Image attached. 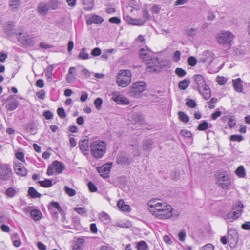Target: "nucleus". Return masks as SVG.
<instances>
[{
  "instance_id": "nucleus-13",
  "label": "nucleus",
  "mask_w": 250,
  "mask_h": 250,
  "mask_svg": "<svg viewBox=\"0 0 250 250\" xmlns=\"http://www.w3.org/2000/svg\"><path fill=\"white\" fill-rule=\"evenodd\" d=\"M194 80L195 83L198 86V90H200L205 86H208L206 84L205 78L202 75L196 74L194 75Z\"/></svg>"
},
{
  "instance_id": "nucleus-47",
  "label": "nucleus",
  "mask_w": 250,
  "mask_h": 250,
  "mask_svg": "<svg viewBox=\"0 0 250 250\" xmlns=\"http://www.w3.org/2000/svg\"><path fill=\"white\" fill-rule=\"evenodd\" d=\"M57 114L61 118H64L66 117V114L64 109L62 107H59L57 110Z\"/></svg>"
},
{
  "instance_id": "nucleus-61",
  "label": "nucleus",
  "mask_w": 250,
  "mask_h": 250,
  "mask_svg": "<svg viewBox=\"0 0 250 250\" xmlns=\"http://www.w3.org/2000/svg\"><path fill=\"white\" fill-rule=\"evenodd\" d=\"M160 7L158 5H154L151 8V11L152 13L158 14L160 11Z\"/></svg>"
},
{
  "instance_id": "nucleus-52",
  "label": "nucleus",
  "mask_w": 250,
  "mask_h": 250,
  "mask_svg": "<svg viewBox=\"0 0 250 250\" xmlns=\"http://www.w3.org/2000/svg\"><path fill=\"white\" fill-rule=\"evenodd\" d=\"M218 100L217 98H212L209 102V108L210 109H213L215 108V104L217 102Z\"/></svg>"
},
{
  "instance_id": "nucleus-17",
  "label": "nucleus",
  "mask_w": 250,
  "mask_h": 250,
  "mask_svg": "<svg viewBox=\"0 0 250 250\" xmlns=\"http://www.w3.org/2000/svg\"><path fill=\"white\" fill-rule=\"evenodd\" d=\"M125 20L129 24L133 25L143 26L145 24V21L142 20L135 19L128 15L126 16Z\"/></svg>"
},
{
  "instance_id": "nucleus-41",
  "label": "nucleus",
  "mask_w": 250,
  "mask_h": 250,
  "mask_svg": "<svg viewBox=\"0 0 250 250\" xmlns=\"http://www.w3.org/2000/svg\"><path fill=\"white\" fill-rule=\"evenodd\" d=\"M74 210L76 211L78 214L83 216H86L87 211L83 207H76L74 208Z\"/></svg>"
},
{
  "instance_id": "nucleus-6",
  "label": "nucleus",
  "mask_w": 250,
  "mask_h": 250,
  "mask_svg": "<svg viewBox=\"0 0 250 250\" xmlns=\"http://www.w3.org/2000/svg\"><path fill=\"white\" fill-rule=\"evenodd\" d=\"M234 36L230 31H222L217 34L216 40L221 44H228L231 45V42L232 41Z\"/></svg>"
},
{
  "instance_id": "nucleus-15",
  "label": "nucleus",
  "mask_w": 250,
  "mask_h": 250,
  "mask_svg": "<svg viewBox=\"0 0 250 250\" xmlns=\"http://www.w3.org/2000/svg\"><path fill=\"white\" fill-rule=\"evenodd\" d=\"M146 64V68L151 69L152 71L157 70V66L159 64L158 60L156 58H150L149 61L145 62Z\"/></svg>"
},
{
  "instance_id": "nucleus-60",
  "label": "nucleus",
  "mask_w": 250,
  "mask_h": 250,
  "mask_svg": "<svg viewBox=\"0 0 250 250\" xmlns=\"http://www.w3.org/2000/svg\"><path fill=\"white\" fill-rule=\"evenodd\" d=\"M6 193L9 197H13L15 194V190L13 188H8L6 191Z\"/></svg>"
},
{
  "instance_id": "nucleus-63",
  "label": "nucleus",
  "mask_w": 250,
  "mask_h": 250,
  "mask_svg": "<svg viewBox=\"0 0 250 250\" xmlns=\"http://www.w3.org/2000/svg\"><path fill=\"white\" fill-rule=\"evenodd\" d=\"M36 86L39 88H42L44 86V81L42 79H38L36 82Z\"/></svg>"
},
{
  "instance_id": "nucleus-50",
  "label": "nucleus",
  "mask_w": 250,
  "mask_h": 250,
  "mask_svg": "<svg viewBox=\"0 0 250 250\" xmlns=\"http://www.w3.org/2000/svg\"><path fill=\"white\" fill-rule=\"evenodd\" d=\"M186 104L187 106L190 108H195L196 106V104L195 102L192 99H189L186 102Z\"/></svg>"
},
{
  "instance_id": "nucleus-4",
  "label": "nucleus",
  "mask_w": 250,
  "mask_h": 250,
  "mask_svg": "<svg viewBox=\"0 0 250 250\" xmlns=\"http://www.w3.org/2000/svg\"><path fill=\"white\" fill-rule=\"evenodd\" d=\"M243 205L239 202L238 204L234 205L232 208V211H229L223 217L227 222H232L234 220L238 218L243 212Z\"/></svg>"
},
{
  "instance_id": "nucleus-23",
  "label": "nucleus",
  "mask_w": 250,
  "mask_h": 250,
  "mask_svg": "<svg viewBox=\"0 0 250 250\" xmlns=\"http://www.w3.org/2000/svg\"><path fill=\"white\" fill-rule=\"evenodd\" d=\"M229 239L232 240L234 243H236L238 240V235L235 230L229 229L228 230Z\"/></svg>"
},
{
  "instance_id": "nucleus-44",
  "label": "nucleus",
  "mask_w": 250,
  "mask_h": 250,
  "mask_svg": "<svg viewBox=\"0 0 250 250\" xmlns=\"http://www.w3.org/2000/svg\"><path fill=\"white\" fill-rule=\"evenodd\" d=\"M227 79L223 76H217L216 78V82L220 85H223L226 84Z\"/></svg>"
},
{
  "instance_id": "nucleus-9",
  "label": "nucleus",
  "mask_w": 250,
  "mask_h": 250,
  "mask_svg": "<svg viewBox=\"0 0 250 250\" xmlns=\"http://www.w3.org/2000/svg\"><path fill=\"white\" fill-rule=\"evenodd\" d=\"M146 88V83L143 81L135 83L131 87V93L134 96H138L141 94Z\"/></svg>"
},
{
  "instance_id": "nucleus-11",
  "label": "nucleus",
  "mask_w": 250,
  "mask_h": 250,
  "mask_svg": "<svg viewBox=\"0 0 250 250\" xmlns=\"http://www.w3.org/2000/svg\"><path fill=\"white\" fill-rule=\"evenodd\" d=\"M86 244L85 237L81 236L78 238L74 237L72 244V250H82Z\"/></svg>"
},
{
  "instance_id": "nucleus-54",
  "label": "nucleus",
  "mask_w": 250,
  "mask_h": 250,
  "mask_svg": "<svg viewBox=\"0 0 250 250\" xmlns=\"http://www.w3.org/2000/svg\"><path fill=\"white\" fill-rule=\"evenodd\" d=\"M88 187L89 190L91 192H96L97 190V188L96 186L91 182L88 183Z\"/></svg>"
},
{
  "instance_id": "nucleus-33",
  "label": "nucleus",
  "mask_w": 250,
  "mask_h": 250,
  "mask_svg": "<svg viewBox=\"0 0 250 250\" xmlns=\"http://www.w3.org/2000/svg\"><path fill=\"white\" fill-rule=\"evenodd\" d=\"M190 81L188 79H184L179 83L178 86L181 90H185L189 85Z\"/></svg>"
},
{
  "instance_id": "nucleus-39",
  "label": "nucleus",
  "mask_w": 250,
  "mask_h": 250,
  "mask_svg": "<svg viewBox=\"0 0 250 250\" xmlns=\"http://www.w3.org/2000/svg\"><path fill=\"white\" fill-rule=\"evenodd\" d=\"M64 190L69 196H74L76 195V191L73 188H69L67 186H65Z\"/></svg>"
},
{
  "instance_id": "nucleus-20",
  "label": "nucleus",
  "mask_w": 250,
  "mask_h": 250,
  "mask_svg": "<svg viewBox=\"0 0 250 250\" xmlns=\"http://www.w3.org/2000/svg\"><path fill=\"white\" fill-rule=\"evenodd\" d=\"M52 168L54 169L56 173H61L64 168V165L61 162L58 161H54L52 163Z\"/></svg>"
},
{
  "instance_id": "nucleus-46",
  "label": "nucleus",
  "mask_w": 250,
  "mask_h": 250,
  "mask_svg": "<svg viewBox=\"0 0 250 250\" xmlns=\"http://www.w3.org/2000/svg\"><path fill=\"white\" fill-rule=\"evenodd\" d=\"M180 134L182 136L187 138H191L192 136V134L191 131L187 130H181L180 131Z\"/></svg>"
},
{
  "instance_id": "nucleus-10",
  "label": "nucleus",
  "mask_w": 250,
  "mask_h": 250,
  "mask_svg": "<svg viewBox=\"0 0 250 250\" xmlns=\"http://www.w3.org/2000/svg\"><path fill=\"white\" fill-rule=\"evenodd\" d=\"M111 95L112 99L118 104L127 105L129 104V99L120 94L119 91L112 92Z\"/></svg>"
},
{
  "instance_id": "nucleus-38",
  "label": "nucleus",
  "mask_w": 250,
  "mask_h": 250,
  "mask_svg": "<svg viewBox=\"0 0 250 250\" xmlns=\"http://www.w3.org/2000/svg\"><path fill=\"white\" fill-rule=\"evenodd\" d=\"M79 58L81 60H86L89 58V55L86 52L85 48H83L81 50L79 54Z\"/></svg>"
},
{
  "instance_id": "nucleus-34",
  "label": "nucleus",
  "mask_w": 250,
  "mask_h": 250,
  "mask_svg": "<svg viewBox=\"0 0 250 250\" xmlns=\"http://www.w3.org/2000/svg\"><path fill=\"white\" fill-rule=\"evenodd\" d=\"M136 248L137 250H148L147 244L144 241H141L137 243Z\"/></svg>"
},
{
  "instance_id": "nucleus-36",
  "label": "nucleus",
  "mask_w": 250,
  "mask_h": 250,
  "mask_svg": "<svg viewBox=\"0 0 250 250\" xmlns=\"http://www.w3.org/2000/svg\"><path fill=\"white\" fill-rule=\"evenodd\" d=\"M38 182L39 183L40 186L43 188H49L52 186V181L50 179L39 181Z\"/></svg>"
},
{
  "instance_id": "nucleus-8",
  "label": "nucleus",
  "mask_w": 250,
  "mask_h": 250,
  "mask_svg": "<svg viewBox=\"0 0 250 250\" xmlns=\"http://www.w3.org/2000/svg\"><path fill=\"white\" fill-rule=\"evenodd\" d=\"M12 170L10 166L6 164L0 163V178L7 180L11 177Z\"/></svg>"
},
{
  "instance_id": "nucleus-58",
  "label": "nucleus",
  "mask_w": 250,
  "mask_h": 250,
  "mask_svg": "<svg viewBox=\"0 0 250 250\" xmlns=\"http://www.w3.org/2000/svg\"><path fill=\"white\" fill-rule=\"evenodd\" d=\"M109 21L111 23L119 24L121 23V20L116 17H113L109 19Z\"/></svg>"
},
{
  "instance_id": "nucleus-49",
  "label": "nucleus",
  "mask_w": 250,
  "mask_h": 250,
  "mask_svg": "<svg viewBox=\"0 0 250 250\" xmlns=\"http://www.w3.org/2000/svg\"><path fill=\"white\" fill-rule=\"evenodd\" d=\"M228 125L230 128H232L235 125L236 120L233 116H232L229 118L228 122Z\"/></svg>"
},
{
  "instance_id": "nucleus-55",
  "label": "nucleus",
  "mask_w": 250,
  "mask_h": 250,
  "mask_svg": "<svg viewBox=\"0 0 250 250\" xmlns=\"http://www.w3.org/2000/svg\"><path fill=\"white\" fill-rule=\"evenodd\" d=\"M43 116L46 119L50 120L53 118V115L50 111L47 110L43 113Z\"/></svg>"
},
{
  "instance_id": "nucleus-18",
  "label": "nucleus",
  "mask_w": 250,
  "mask_h": 250,
  "mask_svg": "<svg viewBox=\"0 0 250 250\" xmlns=\"http://www.w3.org/2000/svg\"><path fill=\"white\" fill-rule=\"evenodd\" d=\"M103 21L104 20L101 17L97 15H93L87 20L86 24L88 25H91L93 23L101 24Z\"/></svg>"
},
{
  "instance_id": "nucleus-7",
  "label": "nucleus",
  "mask_w": 250,
  "mask_h": 250,
  "mask_svg": "<svg viewBox=\"0 0 250 250\" xmlns=\"http://www.w3.org/2000/svg\"><path fill=\"white\" fill-rule=\"evenodd\" d=\"M24 157H16L14 161V169L15 173L20 176H25L27 174V170L24 167Z\"/></svg>"
},
{
  "instance_id": "nucleus-29",
  "label": "nucleus",
  "mask_w": 250,
  "mask_h": 250,
  "mask_svg": "<svg viewBox=\"0 0 250 250\" xmlns=\"http://www.w3.org/2000/svg\"><path fill=\"white\" fill-rule=\"evenodd\" d=\"M37 9L38 12L42 15H45L48 11L47 4L44 3H40Z\"/></svg>"
},
{
  "instance_id": "nucleus-26",
  "label": "nucleus",
  "mask_w": 250,
  "mask_h": 250,
  "mask_svg": "<svg viewBox=\"0 0 250 250\" xmlns=\"http://www.w3.org/2000/svg\"><path fill=\"white\" fill-rule=\"evenodd\" d=\"M198 91L203 96L205 100H208L210 98L211 96V92L208 85Z\"/></svg>"
},
{
  "instance_id": "nucleus-32",
  "label": "nucleus",
  "mask_w": 250,
  "mask_h": 250,
  "mask_svg": "<svg viewBox=\"0 0 250 250\" xmlns=\"http://www.w3.org/2000/svg\"><path fill=\"white\" fill-rule=\"evenodd\" d=\"M99 219L105 224L108 223L110 221V218L108 214L104 212H102L99 214Z\"/></svg>"
},
{
  "instance_id": "nucleus-35",
  "label": "nucleus",
  "mask_w": 250,
  "mask_h": 250,
  "mask_svg": "<svg viewBox=\"0 0 250 250\" xmlns=\"http://www.w3.org/2000/svg\"><path fill=\"white\" fill-rule=\"evenodd\" d=\"M13 245L16 247H19L21 245V240L19 238L18 234H15L12 236Z\"/></svg>"
},
{
  "instance_id": "nucleus-48",
  "label": "nucleus",
  "mask_w": 250,
  "mask_h": 250,
  "mask_svg": "<svg viewBox=\"0 0 250 250\" xmlns=\"http://www.w3.org/2000/svg\"><path fill=\"white\" fill-rule=\"evenodd\" d=\"M20 5V0H10L9 5L14 8H17Z\"/></svg>"
},
{
  "instance_id": "nucleus-53",
  "label": "nucleus",
  "mask_w": 250,
  "mask_h": 250,
  "mask_svg": "<svg viewBox=\"0 0 250 250\" xmlns=\"http://www.w3.org/2000/svg\"><path fill=\"white\" fill-rule=\"evenodd\" d=\"M181 57V53L179 51H176L173 56V60L175 62H178L180 59Z\"/></svg>"
},
{
  "instance_id": "nucleus-2",
  "label": "nucleus",
  "mask_w": 250,
  "mask_h": 250,
  "mask_svg": "<svg viewBox=\"0 0 250 250\" xmlns=\"http://www.w3.org/2000/svg\"><path fill=\"white\" fill-rule=\"evenodd\" d=\"M216 183L218 187L224 190H229L232 185L230 175L224 170L218 171L215 174Z\"/></svg>"
},
{
  "instance_id": "nucleus-3",
  "label": "nucleus",
  "mask_w": 250,
  "mask_h": 250,
  "mask_svg": "<svg viewBox=\"0 0 250 250\" xmlns=\"http://www.w3.org/2000/svg\"><path fill=\"white\" fill-rule=\"evenodd\" d=\"M131 81V74L129 70H121L117 74L116 83L120 87H127L130 84Z\"/></svg>"
},
{
  "instance_id": "nucleus-19",
  "label": "nucleus",
  "mask_w": 250,
  "mask_h": 250,
  "mask_svg": "<svg viewBox=\"0 0 250 250\" xmlns=\"http://www.w3.org/2000/svg\"><path fill=\"white\" fill-rule=\"evenodd\" d=\"M19 105L18 101L14 98L10 100L7 104L6 107L8 111H13L16 109Z\"/></svg>"
},
{
  "instance_id": "nucleus-31",
  "label": "nucleus",
  "mask_w": 250,
  "mask_h": 250,
  "mask_svg": "<svg viewBox=\"0 0 250 250\" xmlns=\"http://www.w3.org/2000/svg\"><path fill=\"white\" fill-rule=\"evenodd\" d=\"M178 116L179 120L184 123H187L189 122V118L188 115L186 114V113L183 111H179L178 112Z\"/></svg>"
},
{
  "instance_id": "nucleus-42",
  "label": "nucleus",
  "mask_w": 250,
  "mask_h": 250,
  "mask_svg": "<svg viewBox=\"0 0 250 250\" xmlns=\"http://www.w3.org/2000/svg\"><path fill=\"white\" fill-rule=\"evenodd\" d=\"M188 62L189 65L193 67L196 65L197 63V61L194 57L190 56L188 58Z\"/></svg>"
},
{
  "instance_id": "nucleus-21",
  "label": "nucleus",
  "mask_w": 250,
  "mask_h": 250,
  "mask_svg": "<svg viewBox=\"0 0 250 250\" xmlns=\"http://www.w3.org/2000/svg\"><path fill=\"white\" fill-rule=\"evenodd\" d=\"M42 214L40 210L32 209L30 211V216L35 221L40 220L42 218Z\"/></svg>"
},
{
  "instance_id": "nucleus-1",
  "label": "nucleus",
  "mask_w": 250,
  "mask_h": 250,
  "mask_svg": "<svg viewBox=\"0 0 250 250\" xmlns=\"http://www.w3.org/2000/svg\"><path fill=\"white\" fill-rule=\"evenodd\" d=\"M148 211L156 218L165 220L173 214V208L167 203L158 199H152L147 203Z\"/></svg>"
},
{
  "instance_id": "nucleus-28",
  "label": "nucleus",
  "mask_w": 250,
  "mask_h": 250,
  "mask_svg": "<svg viewBox=\"0 0 250 250\" xmlns=\"http://www.w3.org/2000/svg\"><path fill=\"white\" fill-rule=\"evenodd\" d=\"M235 174L240 178H245L246 173L244 167L243 166H240L235 171Z\"/></svg>"
},
{
  "instance_id": "nucleus-22",
  "label": "nucleus",
  "mask_w": 250,
  "mask_h": 250,
  "mask_svg": "<svg viewBox=\"0 0 250 250\" xmlns=\"http://www.w3.org/2000/svg\"><path fill=\"white\" fill-rule=\"evenodd\" d=\"M53 208L56 209L60 213L62 211V209L59 204L56 202L52 201L50 203L49 206V210L50 211L51 213L55 215L57 214V212H53Z\"/></svg>"
},
{
  "instance_id": "nucleus-30",
  "label": "nucleus",
  "mask_w": 250,
  "mask_h": 250,
  "mask_svg": "<svg viewBox=\"0 0 250 250\" xmlns=\"http://www.w3.org/2000/svg\"><path fill=\"white\" fill-rule=\"evenodd\" d=\"M28 195L33 198H40L41 194L33 187H30L28 190Z\"/></svg>"
},
{
  "instance_id": "nucleus-24",
  "label": "nucleus",
  "mask_w": 250,
  "mask_h": 250,
  "mask_svg": "<svg viewBox=\"0 0 250 250\" xmlns=\"http://www.w3.org/2000/svg\"><path fill=\"white\" fill-rule=\"evenodd\" d=\"M140 58L144 62H146L147 61H149L150 58H152L150 56V53L148 51L144 49H141L139 53Z\"/></svg>"
},
{
  "instance_id": "nucleus-25",
  "label": "nucleus",
  "mask_w": 250,
  "mask_h": 250,
  "mask_svg": "<svg viewBox=\"0 0 250 250\" xmlns=\"http://www.w3.org/2000/svg\"><path fill=\"white\" fill-rule=\"evenodd\" d=\"M117 207L122 211L129 212L130 210V206L125 204L123 200H120L117 203Z\"/></svg>"
},
{
  "instance_id": "nucleus-12",
  "label": "nucleus",
  "mask_w": 250,
  "mask_h": 250,
  "mask_svg": "<svg viewBox=\"0 0 250 250\" xmlns=\"http://www.w3.org/2000/svg\"><path fill=\"white\" fill-rule=\"evenodd\" d=\"M112 165V163H107L101 167H97V171L104 178H108L109 177V173Z\"/></svg>"
},
{
  "instance_id": "nucleus-14",
  "label": "nucleus",
  "mask_w": 250,
  "mask_h": 250,
  "mask_svg": "<svg viewBox=\"0 0 250 250\" xmlns=\"http://www.w3.org/2000/svg\"><path fill=\"white\" fill-rule=\"evenodd\" d=\"M232 86L234 90L238 93H242L243 91V81L240 78L232 80Z\"/></svg>"
},
{
  "instance_id": "nucleus-51",
  "label": "nucleus",
  "mask_w": 250,
  "mask_h": 250,
  "mask_svg": "<svg viewBox=\"0 0 250 250\" xmlns=\"http://www.w3.org/2000/svg\"><path fill=\"white\" fill-rule=\"evenodd\" d=\"M116 225L121 228H129L131 224L129 222H123L121 221L117 223Z\"/></svg>"
},
{
  "instance_id": "nucleus-59",
  "label": "nucleus",
  "mask_w": 250,
  "mask_h": 250,
  "mask_svg": "<svg viewBox=\"0 0 250 250\" xmlns=\"http://www.w3.org/2000/svg\"><path fill=\"white\" fill-rule=\"evenodd\" d=\"M214 246L211 244H208L203 246L200 250H214Z\"/></svg>"
},
{
  "instance_id": "nucleus-5",
  "label": "nucleus",
  "mask_w": 250,
  "mask_h": 250,
  "mask_svg": "<svg viewBox=\"0 0 250 250\" xmlns=\"http://www.w3.org/2000/svg\"><path fill=\"white\" fill-rule=\"evenodd\" d=\"M90 148L93 156H103L106 151V144L101 140L94 141L91 144Z\"/></svg>"
},
{
  "instance_id": "nucleus-16",
  "label": "nucleus",
  "mask_w": 250,
  "mask_h": 250,
  "mask_svg": "<svg viewBox=\"0 0 250 250\" xmlns=\"http://www.w3.org/2000/svg\"><path fill=\"white\" fill-rule=\"evenodd\" d=\"M79 146L83 154L86 155L89 151L88 140L85 138L81 140L79 142Z\"/></svg>"
},
{
  "instance_id": "nucleus-43",
  "label": "nucleus",
  "mask_w": 250,
  "mask_h": 250,
  "mask_svg": "<svg viewBox=\"0 0 250 250\" xmlns=\"http://www.w3.org/2000/svg\"><path fill=\"white\" fill-rule=\"evenodd\" d=\"M175 72L179 77H183L186 74V72L182 68H177Z\"/></svg>"
},
{
  "instance_id": "nucleus-64",
  "label": "nucleus",
  "mask_w": 250,
  "mask_h": 250,
  "mask_svg": "<svg viewBox=\"0 0 250 250\" xmlns=\"http://www.w3.org/2000/svg\"><path fill=\"white\" fill-rule=\"evenodd\" d=\"M36 95L39 99L43 100L45 98V93L43 90H42L40 92H37Z\"/></svg>"
},
{
  "instance_id": "nucleus-40",
  "label": "nucleus",
  "mask_w": 250,
  "mask_h": 250,
  "mask_svg": "<svg viewBox=\"0 0 250 250\" xmlns=\"http://www.w3.org/2000/svg\"><path fill=\"white\" fill-rule=\"evenodd\" d=\"M229 139L231 141L239 142L243 140V137L241 135H232Z\"/></svg>"
},
{
  "instance_id": "nucleus-45",
  "label": "nucleus",
  "mask_w": 250,
  "mask_h": 250,
  "mask_svg": "<svg viewBox=\"0 0 250 250\" xmlns=\"http://www.w3.org/2000/svg\"><path fill=\"white\" fill-rule=\"evenodd\" d=\"M102 103L103 100L102 98L100 97L96 98L94 102V105L95 106L96 108L98 110L101 109Z\"/></svg>"
},
{
  "instance_id": "nucleus-62",
  "label": "nucleus",
  "mask_w": 250,
  "mask_h": 250,
  "mask_svg": "<svg viewBox=\"0 0 250 250\" xmlns=\"http://www.w3.org/2000/svg\"><path fill=\"white\" fill-rule=\"evenodd\" d=\"M178 237L179 240L183 242L186 237V231L184 230L181 231L178 234Z\"/></svg>"
},
{
  "instance_id": "nucleus-37",
  "label": "nucleus",
  "mask_w": 250,
  "mask_h": 250,
  "mask_svg": "<svg viewBox=\"0 0 250 250\" xmlns=\"http://www.w3.org/2000/svg\"><path fill=\"white\" fill-rule=\"evenodd\" d=\"M209 127L208 123L206 121H203L201 123L199 124L197 129L199 131H205L207 130Z\"/></svg>"
},
{
  "instance_id": "nucleus-27",
  "label": "nucleus",
  "mask_w": 250,
  "mask_h": 250,
  "mask_svg": "<svg viewBox=\"0 0 250 250\" xmlns=\"http://www.w3.org/2000/svg\"><path fill=\"white\" fill-rule=\"evenodd\" d=\"M131 161L129 157H117L116 160L117 163L123 166L128 165Z\"/></svg>"
},
{
  "instance_id": "nucleus-56",
  "label": "nucleus",
  "mask_w": 250,
  "mask_h": 250,
  "mask_svg": "<svg viewBox=\"0 0 250 250\" xmlns=\"http://www.w3.org/2000/svg\"><path fill=\"white\" fill-rule=\"evenodd\" d=\"M69 142L70 146L72 147H75L77 145L76 141L75 140L74 135L72 134H70L69 135Z\"/></svg>"
},
{
  "instance_id": "nucleus-57",
  "label": "nucleus",
  "mask_w": 250,
  "mask_h": 250,
  "mask_svg": "<svg viewBox=\"0 0 250 250\" xmlns=\"http://www.w3.org/2000/svg\"><path fill=\"white\" fill-rule=\"evenodd\" d=\"M91 54L93 56H98L101 55V50L99 48L96 47L92 50Z\"/></svg>"
}]
</instances>
